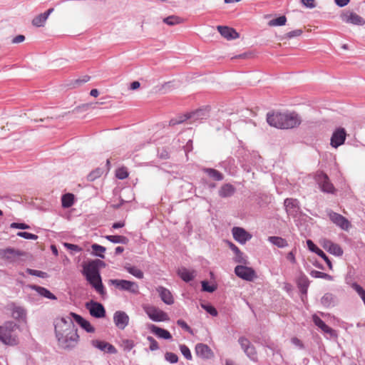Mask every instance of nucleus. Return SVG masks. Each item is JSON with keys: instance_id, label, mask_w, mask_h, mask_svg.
Here are the masks:
<instances>
[{"instance_id": "393cba45", "label": "nucleus", "mask_w": 365, "mask_h": 365, "mask_svg": "<svg viewBox=\"0 0 365 365\" xmlns=\"http://www.w3.org/2000/svg\"><path fill=\"white\" fill-rule=\"evenodd\" d=\"M178 274L180 277L186 282L192 281L196 276V272L195 270H190L185 267L179 268Z\"/></svg>"}, {"instance_id": "bf43d9fd", "label": "nucleus", "mask_w": 365, "mask_h": 365, "mask_svg": "<svg viewBox=\"0 0 365 365\" xmlns=\"http://www.w3.org/2000/svg\"><path fill=\"white\" fill-rule=\"evenodd\" d=\"M291 341L294 346L299 347V349L304 348V344H303L302 341L297 337H292L291 339Z\"/></svg>"}, {"instance_id": "0eeeda50", "label": "nucleus", "mask_w": 365, "mask_h": 365, "mask_svg": "<svg viewBox=\"0 0 365 365\" xmlns=\"http://www.w3.org/2000/svg\"><path fill=\"white\" fill-rule=\"evenodd\" d=\"M235 273L238 277L249 282H252L257 278L254 269L244 265L236 266Z\"/></svg>"}, {"instance_id": "a18cd8bd", "label": "nucleus", "mask_w": 365, "mask_h": 365, "mask_svg": "<svg viewBox=\"0 0 365 365\" xmlns=\"http://www.w3.org/2000/svg\"><path fill=\"white\" fill-rule=\"evenodd\" d=\"M17 235L19 237H24V238L28 239V240H36L38 239V236L37 235H36L34 234H32V233L26 232H19L17 233Z\"/></svg>"}, {"instance_id": "423d86ee", "label": "nucleus", "mask_w": 365, "mask_h": 365, "mask_svg": "<svg viewBox=\"0 0 365 365\" xmlns=\"http://www.w3.org/2000/svg\"><path fill=\"white\" fill-rule=\"evenodd\" d=\"M143 309L149 318L154 322H166L169 320L168 314L158 307L146 305L143 307Z\"/></svg>"}, {"instance_id": "6e6d98bb", "label": "nucleus", "mask_w": 365, "mask_h": 365, "mask_svg": "<svg viewBox=\"0 0 365 365\" xmlns=\"http://www.w3.org/2000/svg\"><path fill=\"white\" fill-rule=\"evenodd\" d=\"M307 247L309 249V250H311L312 252H313L316 254H317L318 250H320L319 247H317L314 245V243L311 240H308L307 241Z\"/></svg>"}, {"instance_id": "2f4dec72", "label": "nucleus", "mask_w": 365, "mask_h": 365, "mask_svg": "<svg viewBox=\"0 0 365 365\" xmlns=\"http://www.w3.org/2000/svg\"><path fill=\"white\" fill-rule=\"evenodd\" d=\"M74 202V195L71 193H67L62 196L61 203L62 207L68 208L73 205Z\"/></svg>"}, {"instance_id": "bb28decb", "label": "nucleus", "mask_w": 365, "mask_h": 365, "mask_svg": "<svg viewBox=\"0 0 365 365\" xmlns=\"http://www.w3.org/2000/svg\"><path fill=\"white\" fill-rule=\"evenodd\" d=\"M286 210L289 213L297 212L299 210L298 201L296 199L287 198L284 200Z\"/></svg>"}, {"instance_id": "e433bc0d", "label": "nucleus", "mask_w": 365, "mask_h": 365, "mask_svg": "<svg viewBox=\"0 0 365 365\" xmlns=\"http://www.w3.org/2000/svg\"><path fill=\"white\" fill-rule=\"evenodd\" d=\"M91 248L93 250V255L101 258L105 257L104 252H106V247L98 244H93L92 245Z\"/></svg>"}, {"instance_id": "864d4df0", "label": "nucleus", "mask_w": 365, "mask_h": 365, "mask_svg": "<svg viewBox=\"0 0 365 365\" xmlns=\"http://www.w3.org/2000/svg\"><path fill=\"white\" fill-rule=\"evenodd\" d=\"M311 275L314 278H327L329 277L327 274L317 270L312 271Z\"/></svg>"}, {"instance_id": "f03ea898", "label": "nucleus", "mask_w": 365, "mask_h": 365, "mask_svg": "<svg viewBox=\"0 0 365 365\" xmlns=\"http://www.w3.org/2000/svg\"><path fill=\"white\" fill-rule=\"evenodd\" d=\"M267 120L271 126L280 129L293 128L302 122L299 115L294 112L268 113Z\"/></svg>"}, {"instance_id": "de8ad7c7", "label": "nucleus", "mask_w": 365, "mask_h": 365, "mask_svg": "<svg viewBox=\"0 0 365 365\" xmlns=\"http://www.w3.org/2000/svg\"><path fill=\"white\" fill-rule=\"evenodd\" d=\"M202 307L212 316L215 317L217 315V312L214 307L209 304H202Z\"/></svg>"}, {"instance_id": "09e8293b", "label": "nucleus", "mask_w": 365, "mask_h": 365, "mask_svg": "<svg viewBox=\"0 0 365 365\" xmlns=\"http://www.w3.org/2000/svg\"><path fill=\"white\" fill-rule=\"evenodd\" d=\"M165 359L170 363H176L178 360V356L172 352H167L165 354Z\"/></svg>"}, {"instance_id": "ddd939ff", "label": "nucleus", "mask_w": 365, "mask_h": 365, "mask_svg": "<svg viewBox=\"0 0 365 365\" xmlns=\"http://www.w3.org/2000/svg\"><path fill=\"white\" fill-rule=\"evenodd\" d=\"M346 133L344 128H337L331 138V145L333 148H338L344 144L346 139Z\"/></svg>"}, {"instance_id": "4be33fe9", "label": "nucleus", "mask_w": 365, "mask_h": 365, "mask_svg": "<svg viewBox=\"0 0 365 365\" xmlns=\"http://www.w3.org/2000/svg\"><path fill=\"white\" fill-rule=\"evenodd\" d=\"M323 247L329 252L336 256H341L343 254V250L340 246L330 240H324L323 242Z\"/></svg>"}, {"instance_id": "9d476101", "label": "nucleus", "mask_w": 365, "mask_h": 365, "mask_svg": "<svg viewBox=\"0 0 365 365\" xmlns=\"http://www.w3.org/2000/svg\"><path fill=\"white\" fill-rule=\"evenodd\" d=\"M329 217L333 223L339 226L342 230H348L351 227L350 222L339 213L330 212L329 213Z\"/></svg>"}, {"instance_id": "c756f323", "label": "nucleus", "mask_w": 365, "mask_h": 365, "mask_svg": "<svg viewBox=\"0 0 365 365\" xmlns=\"http://www.w3.org/2000/svg\"><path fill=\"white\" fill-rule=\"evenodd\" d=\"M163 21L168 26H175L183 23V19L178 16L172 15L163 19Z\"/></svg>"}, {"instance_id": "a878e982", "label": "nucleus", "mask_w": 365, "mask_h": 365, "mask_svg": "<svg viewBox=\"0 0 365 365\" xmlns=\"http://www.w3.org/2000/svg\"><path fill=\"white\" fill-rule=\"evenodd\" d=\"M150 329L153 333H154L160 338L165 339H170L172 338L170 333L163 328L156 327L155 325L153 324L150 326Z\"/></svg>"}, {"instance_id": "774afa93", "label": "nucleus", "mask_w": 365, "mask_h": 365, "mask_svg": "<svg viewBox=\"0 0 365 365\" xmlns=\"http://www.w3.org/2000/svg\"><path fill=\"white\" fill-rule=\"evenodd\" d=\"M228 245L230 248L234 252V253H235L236 252H239L240 249L232 242H229Z\"/></svg>"}, {"instance_id": "b1692460", "label": "nucleus", "mask_w": 365, "mask_h": 365, "mask_svg": "<svg viewBox=\"0 0 365 365\" xmlns=\"http://www.w3.org/2000/svg\"><path fill=\"white\" fill-rule=\"evenodd\" d=\"M87 280L100 294L104 295L106 294L100 274L97 276L92 277Z\"/></svg>"}, {"instance_id": "20e7f679", "label": "nucleus", "mask_w": 365, "mask_h": 365, "mask_svg": "<svg viewBox=\"0 0 365 365\" xmlns=\"http://www.w3.org/2000/svg\"><path fill=\"white\" fill-rule=\"evenodd\" d=\"M108 283L120 291H126L134 295L140 293L139 286L135 282L126 279H109Z\"/></svg>"}, {"instance_id": "8fccbe9b", "label": "nucleus", "mask_w": 365, "mask_h": 365, "mask_svg": "<svg viewBox=\"0 0 365 365\" xmlns=\"http://www.w3.org/2000/svg\"><path fill=\"white\" fill-rule=\"evenodd\" d=\"M147 339L150 342V349L151 351H155V350L158 349V348H159L158 343L157 342V341L153 337L148 336L147 338Z\"/></svg>"}, {"instance_id": "f704fd0d", "label": "nucleus", "mask_w": 365, "mask_h": 365, "mask_svg": "<svg viewBox=\"0 0 365 365\" xmlns=\"http://www.w3.org/2000/svg\"><path fill=\"white\" fill-rule=\"evenodd\" d=\"M268 240L278 247H284L287 246V241L280 237H269Z\"/></svg>"}, {"instance_id": "6e6552de", "label": "nucleus", "mask_w": 365, "mask_h": 365, "mask_svg": "<svg viewBox=\"0 0 365 365\" xmlns=\"http://www.w3.org/2000/svg\"><path fill=\"white\" fill-rule=\"evenodd\" d=\"M316 180L323 192L334 193L335 188L327 174L322 172L318 173L316 175Z\"/></svg>"}, {"instance_id": "603ef678", "label": "nucleus", "mask_w": 365, "mask_h": 365, "mask_svg": "<svg viewBox=\"0 0 365 365\" xmlns=\"http://www.w3.org/2000/svg\"><path fill=\"white\" fill-rule=\"evenodd\" d=\"M26 272H27V273H29L31 275H34V276H37L39 277H44L46 275V273L42 271L32 269H27Z\"/></svg>"}, {"instance_id": "dca6fc26", "label": "nucleus", "mask_w": 365, "mask_h": 365, "mask_svg": "<svg viewBox=\"0 0 365 365\" xmlns=\"http://www.w3.org/2000/svg\"><path fill=\"white\" fill-rule=\"evenodd\" d=\"M98 262L97 260H93L83 265V274L86 276V279L99 274Z\"/></svg>"}, {"instance_id": "13d9d810", "label": "nucleus", "mask_w": 365, "mask_h": 365, "mask_svg": "<svg viewBox=\"0 0 365 365\" xmlns=\"http://www.w3.org/2000/svg\"><path fill=\"white\" fill-rule=\"evenodd\" d=\"M301 1L307 8L312 9L315 7V0H301Z\"/></svg>"}, {"instance_id": "1a4fd4ad", "label": "nucleus", "mask_w": 365, "mask_h": 365, "mask_svg": "<svg viewBox=\"0 0 365 365\" xmlns=\"http://www.w3.org/2000/svg\"><path fill=\"white\" fill-rule=\"evenodd\" d=\"M238 341L247 356L252 360L256 361L257 359V354L255 346L251 344L250 341L243 336L240 337Z\"/></svg>"}, {"instance_id": "f257e3e1", "label": "nucleus", "mask_w": 365, "mask_h": 365, "mask_svg": "<svg viewBox=\"0 0 365 365\" xmlns=\"http://www.w3.org/2000/svg\"><path fill=\"white\" fill-rule=\"evenodd\" d=\"M55 332L59 345L63 349H71L77 345L79 336L70 317L58 319L55 324Z\"/></svg>"}, {"instance_id": "9b49d317", "label": "nucleus", "mask_w": 365, "mask_h": 365, "mask_svg": "<svg viewBox=\"0 0 365 365\" xmlns=\"http://www.w3.org/2000/svg\"><path fill=\"white\" fill-rule=\"evenodd\" d=\"M86 308L89 310L90 314L96 318H102L106 315V310L103 306L93 301L87 303Z\"/></svg>"}, {"instance_id": "5fc2aeb1", "label": "nucleus", "mask_w": 365, "mask_h": 365, "mask_svg": "<svg viewBox=\"0 0 365 365\" xmlns=\"http://www.w3.org/2000/svg\"><path fill=\"white\" fill-rule=\"evenodd\" d=\"M10 226L11 228L21 229V230H26V229L29 228V226L25 223L13 222L11 224Z\"/></svg>"}, {"instance_id": "7c9ffc66", "label": "nucleus", "mask_w": 365, "mask_h": 365, "mask_svg": "<svg viewBox=\"0 0 365 365\" xmlns=\"http://www.w3.org/2000/svg\"><path fill=\"white\" fill-rule=\"evenodd\" d=\"M303 34L302 29H295L293 31H291L289 32L286 33L283 36H281L279 37V40L284 41V40H289L293 38L299 37Z\"/></svg>"}, {"instance_id": "473e14b6", "label": "nucleus", "mask_w": 365, "mask_h": 365, "mask_svg": "<svg viewBox=\"0 0 365 365\" xmlns=\"http://www.w3.org/2000/svg\"><path fill=\"white\" fill-rule=\"evenodd\" d=\"M106 238L113 243L127 244L128 239L123 235H107Z\"/></svg>"}, {"instance_id": "e2e57ef3", "label": "nucleus", "mask_w": 365, "mask_h": 365, "mask_svg": "<svg viewBox=\"0 0 365 365\" xmlns=\"http://www.w3.org/2000/svg\"><path fill=\"white\" fill-rule=\"evenodd\" d=\"M349 1L350 0H334L336 4L340 7L346 6Z\"/></svg>"}, {"instance_id": "49530a36", "label": "nucleus", "mask_w": 365, "mask_h": 365, "mask_svg": "<svg viewBox=\"0 0 365 365\" xmlns=\"http://www.w3.org/2000/svg\"><path fill=\"white\" fill-rule=\"evenodd\" d=\"M202 287L203 291H206L208 292H213L216 289V286L215 285H210L209 283L206 281L202 282Z\"/></svg>"}, {"instance_id": "4d7b16f0", "label": "nucleus", "mask_w": 365, "mask_h": 365, "mask_svg": "<svg viewBox=\"0 0 365 365\" xmlns=\"http://www.w3.org/2000/svg\"><path fill=\"white\" fill-rule=\"evenodd\" d=\"M318 256L321 257L329 265V267H331V264L330 260L329 259L328 257L325 255V253L322 250H318V252L317 254Z\"/></svg>"}, {"instance_id": "69168bd1", "label": "nucleus", "mask_w": 365, "mask_h": 365, "mask_svg": "<svg viewBox=\"0 0 365 365\" xmlns=\"http://www.w3.org/2000/svg\"><path fill=\"white\" fill-rule=\"evenodd\" d=\"M124 226H125V223L123 222H118L113 223L112 225V227L113 229H118V228L123 227Z\"/></svg>"}, {"instance_id": "052dcab7", "label": "nucleus", "mask_w": 365, "mask_h": 365, "mask_svg": "<svg viewBox=\"0 0 365 365\" xmlns=\"http://www.w3.org/2000/svg\"><path fill=\"white\" fill-rule=\"evenodd\" d=\"M64 246L71 250L76 251V252H81L82 249L78 247L76 245L70 244V243H64Z\"/></svg>"}, {"instance_id": "a211bd4d", "label": "nucleus", "mask_w": 365, "mask_h": 365, "mask_svg": "<svg viewBox=\"0 0 365 365\" xmlns=\"http://www.w3.org/2000/svg\"><path fill=\"white\" fill-rule=\"evenodd\" d=\"M157 292L162 301L166 304L171 305L174 303V297L171 292L165 287H158L156 288Z\"/></svg>"}, {"instance_id": "6ab92c4d", "label": "nucleus", "mask_w": 365, "mask_h": 365, "mask_svg": "<svg viewBox=\"0 0 365 365\" xmlns=\"http://www.w3.org/2000/svg\"><path fill=\"white\" fill-rule=\"evenodd\" d=\"M217 29L220 34L227 40L236 39L239 37V34L232 28L218 26Z\"/></svg>"}, {"instance_id": "39448f33", "label": "nucleus", "mask_w": 365, "mask_h": 365, "mask_svg": "<svg viewBox=\"0 0 365 365\" xmlns=\"http://www.w3.org/2000/svg\"><path fill=\"white\" fill-rule=\"evenodd\" d=\"M340 19L346 24L356 26H364L365 24L364 19L350 9L344 10L340 14Z\"/></svg>"}, {"instance_id": "aec40b11", "label": "nucleus", "mask_w": 365, "mask_h": 365, "mask_svg": "<svg viewBox=\"0 0 365 365\" xmlns=\"http://www.w3.org/2000/svg\"><path fill=\"white\" fill-rule=\"evenodd\" d=\"M70 315L73 318V319L87 332L93 333L95 331L94 327L91 324V323L84 319L80 315L71 312Z\"/></svg>"}, {"instance_id": "79ce46f5", "label": "nucleus", "mask_w": 365, "mask_h": 365, "mask_svg": "<svg viewBox=\"0 0 365 365\" xmlns=\"http://www.w3.org/2000/svg\"><path fill=\"white\" fill-rule=\"evenodd\" d=\"M128 172L125 167H120L115 171V176L120 180H124L128 177Z\"/></svg>"}, {"instance_id": "338daca9", "label": "nucleus", "mask_w": 365, "mask_h": 365, "mask_svg": "<svg viewBox=\"0 0 365 365\" xmlns=\"http://www.w3.org/2000/svg\"><path fill=\"white\" fill-rule=\"evenodd\" d=\"M140 86V83L138 82V81H133V83H131L130 84V89L131 90H135L137 88H138Z\"/></svg>"}, {"instance_id": "680f3d73", "label": "nucleus", "mask_w": 365, "mask_h": 365, "mask_svg": "<svg viewBox=\"0 0 365 365\" xmlns=\"http://www.w3.org/2000/svg\"><path fill=\"white\" fill-rule=\"evenodd\" d=\"M24 40L25 36L24 35H18L12 39L11 42L12 43H19L23 42Z\"/></svg>"}, {"instance_id": "a19ab883", "label": "nucleus", "mask_w": 365, "mask_h": 365, "mask_svg": "<svg viewBox=\"0 0 365 365\" xmlns=\"http://www.w3.org/2000/svg\"><path fill=\"white\" fill-rule=\"evenodd\" d=\"M125 269L138 279H143L144 277L143 272L135 267H125Z\"/></svg>"}, {"instance_id": "4c0bfd02", "label": "nucleus", "mask_w": 365, "mask_h": 365, "mask_svg": "<svg viewBox=\"0 0 365 365\" xmlns=\"http://www.w3.org/2000/svg\"><path fill=\"white\" fill-rule=\"evenodd\" d=\"M24 309L19 307H14L11 312V316L16 319H21L25 317Z\"/></svg>"}, {"instance_id": "c9c22d12", "label": "nucleus", "mask_w": 365, "mask_h": 365, "mask_svg": "<svg viewBox=\"0 0 365 365\" xmlns=\"http://www.w3.org/2000/svg\"><path fill=\"white\" fill-rule=\"evenodd\" d=\"M287 22V18L285 16H281L278 18L270 20L268 22L269 26H284Z\"/></svg>"}, {"instance_id": "37998d69", "label": "nucleus", "mask_w": 365, "mask_h": 365, "mask_svg": "<svg viewBox=\"0 0 365 365\" xmlns=\"http://www.w3.org/2000/svg\"><path fill=\"white\" fill-rule=\"evenodd\" d=\"M234 261L236 263H239V264H247V260L245 256L244 255L243 252H242L240 250H239V252H236L235 253Z\"/></svg>"}, {"instance_id": "5701e85b", "label": "nucleus", "mask_w": 365, "mask_h": 365, "mask_svg": "<svg viewBox=\"0 0 365 365\" xmlns=\"http://www.w3.org/2000/svg\"><path fill=\"white\" fill-rule=\"evenodd\" d=\"M195 352L198 356L205 359H210L213 355L210 348L204 344H197L195 346Z\"/></svg>"}, {"instance_id": "58836bf2", "label": "nucleus", "mask_w": 365, "mask_h": 365, "mask_svg": "<svg viewBox=\"0 0 365 365\" xmlns=\"http://www.w3.org/2000/svg\"><path fill=\"white\" fill-rule=\"evenodd\" d=\"M207 175L215 180H221L223 178L222 175L217 170L212 168H207L205 170Z\"/></svg>"}, {"instance_id": "0e129e2a", "label": "nucleus", "mask_w": 365, "mask_h": 365, "mask_svg": "<svg viewBox=\"0 0 365 365\" xmlns=\"http://www.w3.org/2000/svg\"><path fill=\"white\" fill-rule=\"evenodd\" d=\"M177 323H178V324L179 326H180L182 328H183V329H186V330H187V331L190 329V327L187 325V324L185 321H183V320H180H180H178V321L177 322Z\"/></svg>"}, {"instance_id": "7ed1b4c3", "label": "nucleus", "mask_w": 365, "mask_h": 365, "mask_svg": "<svg viewBox=\"0 0 365 365\" xmlns=\"http://www.w3.org/2000/svg\"><path fill=\"white\" fill-rule=\"evenodd\" d=\"M16 327V324L13 322H6L4 325L0 326V341L9 346L18 344V337L14 334Z\"/></svg>"}, {"instance_id": "412c9836", "label": "nucleus", "mask_w": 365, "mask_h": 365, "mask_svg": "<svg viewBox=\"0 0 365 365\" xmlns=\"http://www.w3.org/2000/svg\"><path fill=\"white\" fill-rule=\"evenodd\" d=\"M53 9H49L46 12L42 13L34 17L32 20V24L36 27L43 26L49 15L53 11Z\"/></svg>"}, {"instance_id": "4468645a", "label": "nucleus", "mask_w": 365, "mask_h": 365, "mask_svg": "<svg viewBox=\"0 0 365 365\" xmlns=\"http://www.w3.org/2000/svg\"><path fill=\"white\" fill-rule=\"evenodd\" d=\"M91 344L93 347L105 353L115 354L117 352V349L114 346L105 341L98 339L92 340Z\"/></svg>"}, {"instance_id": "3c124183", "label": "nucleus", "mask_w": 365, "mask_h": 365, "mask_svg": "<svg viewBox=\"0 0 365 365\" xmlns=\"http://www.w3.org/2000/svg\"><path fill=\"white\" fill-rule=\"evenodd\" d=\"M123 346L125 350L130 351L134 346V342L130 339H125L123 341Z\"/></svg>"}, {"instance_id": "cd10ccee", "label": "nucleus", "mask_w": 365, "mask_h": 365, "mask_svg": "<svg viewBox=\"0 0 365 365\" xmlns=\"http://www.w3.org/2000/svg\"><path fill=\"white\" fill-rule=\"evenodd\" d=\"M312 319L314 324L320 328L324 332L332 334L333 329L327 326L318 316L316 314L313 315Z\"/></svg>"}, {"instance_id": "f8f14e48", "label": "nucleus", "mask_w": 365, "mask_h": 365, "mask_svg": "<svg viewBox=\"0 0 365 365\" xmlns=\"http://www.w3.org/2000/svg\"><path fill=\"white\" fill-rule=\"evenodd\" d=\"M233 238L240 244H245L252 238V235L245 229L239 227H235L232 230Z\"/></svg>"}, {"instance_id": "2eb2a0df", "label": "nucleus", "mask_w": 365, "mask_h": 365, "mask_svg": "<svg viewBox=\"0 0 365 365\" xmlns=\"http://www.w3.org/2000/svg\"><path fill=\"white\" fill-rule=\"evenodd\" d=\"M115 326L120 329H124L128 324L129 317L123 311H117L113 316Z\"/></svg>"}, {"instance_id": "c85d7f7f", "label": "nucleus", "mask_w": 365, "mask_h": 365, "mask_svg": "<svg viewBox=\"0 0 365 365\" xmlns=\"http://www.w3.org/2000/svg\"><path fill=\"white\" fill-rule=\"evenodd\" d=\"M235 191V189L232 185L225 184L220 187L219 195L222 197H227L232 195Z\"/></svg>"}, {"instance_id": "f3484780", "label": "nucleus", "mask_w": 365, "mask_h": 365, "mask_svg": "<svg viewBox=\"0 0 365 365\" xmlns=\"http://www.w3.org/2000/svg\"><path fill=\"white\" fill-rule=\"evenodd\" d=\"M0 255L2 258L10 260V261H14L16 258H18L20 256H24V252L22 251H20L19 250H16L14 248H6L4 250H0Z\"/></svg>"}, {"instance_id": "72a5a7b5", "label": "nucleus", "mask_w": 365, "mask_h": 365, "mask_svg": "<svg viewBox=\"0 0 365 365\" xmlns=\"http://www.w3.org/2000/svg\"><path fill=\"white\" fill-rule=\"evenodd\" d=\"M33 288L41 296L48 299H56V297L47 289L38 286H34Z\"/></svg>"}, {"instance_id": "c03bdc74", "label": "nucleus", "mask_w": 365, "mask_h": 365, "mask_svg": "<svg viewBox=\"0 0 365 365\" xmlns=\"http://www.w3.org/2000/svg\"><path fill=\"white\" fill-rule=\"evenodd\" d=\"M180 349L181 351L182 354L185 356L187 360L192 359V354L190 351V349L185 344H182L180 346Z\"/></svg>"}, {"instance_id": "ea45409f", "label": "nucleus", "mask_w": 365, "mask_h": 365, "mask_svg": "<svg viewBox=\"0 0 365 365\" xmlns=\"http://www.w3.org/2000/svg\"><path fill=\"white\" fill-rule=\"evenodd\" d=\"M103 173V170L101 168H96L91 171L87 177L88 180L94 181L95 180L99 178Z\"/></svg>"}]
</instances>
